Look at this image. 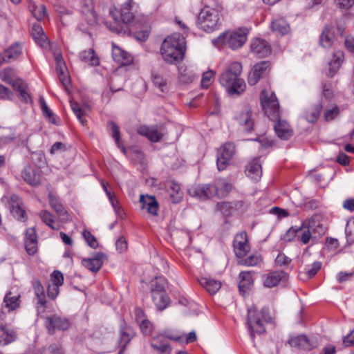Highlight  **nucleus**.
Returning a JSON list of instances; mask_svg holds the SVG:
<instances>
[{"mask_svg":"<svg viewBox=\"0 0 354 354\" xmlns=\"http://www.w3.org/2000/svg\"><path fill=\"white\" fill-rule=\"evenodd\" d=\"M131 1L132 0H128L121 8L120 16L123 24H120L117 21H114V25L109 24L108 22H106V26L110 30L118 34L126 33V25L131 23L134 18L133 14L131 12Z\"/></svg>","mask_w":354,"mask_h":354,"instance_id":"obj_7","label":"nucleus"},{"mask_svg":"<svg viewBox=\"0 0 354 354\" xmlns=\"http://www.w3.org/2000/svg\"><path fill=\"white\" fill-rule=\"evenodd\" d=\"M288 344L292 347L304 351H310L316 346L315 342L311 341L306 335H300L297 337L290 338Z\"/></svg>","mask_w":354,"mask_h":354,"instance_id":"obj_21","label":"nucleus"},{"mask_svg":"<svg viewBox=\"0 0 354 354\" xmlns=\"http://www.w3.org/2000/svg\"><path fill=\"white\" fill-rule=\"evenodd\" d=\"M32 286L35 290V293L38 299V304H40V306L37 307V311L38 313H43L44 312L46 303L44 287L38 279H35L32 281Z\"/></svg>","mask_w":354,"mask_h":354,"instance_id":"obj_33","label":"nucleus"},{"mask_svg":"<svg viewBox=\"0 0 354 354\" xmlns=\"http://www.w3.org/2000/svg\"><path fill=\"white\" fill-rule=\"evenodd\" d=\"M107 197L109 198V200L113 206L115 212L117 214H119L120 211L122 210L121 207L119 205V201L118 198H116L114 193H108Z\"/></svg>","mask_w":354,"mask_h":354,"instance_id":"obj_56","label":"nucleus"},{"mask_svg":"<svg viewBox=\"0 0 354 354\" xmlns=\"http://www.w3.org/2000/svg\"><path fill=\"white\" fill-rule=\"evenodd\" d=\"M334 41V32L332 27L326 26L320 35L319 44L324 48H330L332 46Z\"/></svg>","mask_w":354,"mask_h":354,"instance_id":"obj_38","label":"nucleus"},{"mask_svg":"<svg viewBox=\"0 0 354 354\" xmlns=\"http://www.w3.org/2000/svg\"><path fill=\"white\" fill-rule=\"evenodd\" d=\"M240 281L239 283V291L244 296L253 284L252 273L249 271H243L239 274Z\"/></svg>","mask_w":354,"mask_h":354,"instance_id":"obj_34","label":"nucleus"},{"mask_svg":"<svg viewBox=\"0 0 354 354\" xmlns=\"http://www.w3.org/2000/svg\"><path fill=\"white\" fill-rule=\"evenodd\" d=\"M151 293L152 300L159 310H162L167 308L169 302V298L167 295L162 286L158 283H156L153 285Z\"/></svg>","mask_w":354,"mask_h":354,"instance_id":"obj_11","label":"nucleus"},{"mask_svg":"<svg viewBox=\"0 0 354 354\" xmlns=\"http://www.w3.org/2000/svg\"><path fill=\"white\" fill-rule=\"evenodd\" d=\"M59 286L57 284H50L48 287V296L51 299H55L59 294Z\"/></svg>","mask_w":354,"mask_h":354,"instance_id":"obj_61","label":"nucleus"},{"mask_svg":"<svg viewBox=\"0 0 354 354\" xmlns=\"http://www.w3.org/2000/svg\"><path fill=\"white\" fill-rule=\"evenodd\" d=\"M354 275V270L347 272H340L338 273L337 279L339 283H343L348 280H349Z\"/></svg>","mask_w":354,"mask_h":354,"instance_id":"obj_63","label":"nucleus"},{"mask_svg":"<svg viewBox=\"0 0 354 354\" xmlns=\"http://www.w3.org/2000/svg\"><path fill=\"white\" fill-rule=\"evenodd\" d=\"M71 326L70 321L58 315L47 317L46 319V327L50 335H53L55 330H66Z\"/></svg>","mask_w":354,"mask_h":354,"instance_id":"obj_12","label":"nucleus"},{"mask_svg":"<svg viewBox=\"0 0 354 354\" xmlns=\"http://www.w3.org/2000/svg\"><path fill=\"white\" fill-rule=\"evenodd\" d=\"M214 76V73L212 71H209L203 74L201 80V84L203 87H207L210 85L211 80Z\"/></svg>","mask_w":354,"mask_h":354,"instance_id":"obj_57","label":"nucleus"},{"mask_svg":"<svg viewBox=\"0 0 354 354\" xmlns=\"http://www.w3.org/2000/svg\"><path fill=\"white\" fill-rule=\"evenodd\" d=\"M48 197L50 205L54 209V211L56 212L58 216L62 217L63 219L66 218L67 212L63 207L62 204L59 202V199L53 196L51 193L48 194Z\"/></svg>","mask_w":354,"mask_h":354,"instance_id":"obj_40","label":"nucleus"},{"mask_svg":"<svg viewBox=\"0 0 354 354\" xmlns=\"http://www.w3.org/2000/svg\"><path fill=\"white\" fill-rule=\"evenodd\" d=\"M198 282L209 294H215L221 287V283L209 277H201Z\"/></svg>","mask_w":354,"mask_h":354,"instance_id":"obj_36","label":"nucleus"},{"mask_svg":"<svg viewBox=\"0 0 354 354\" xmlns=\"http://www.w3.org/2000/svg\"><path fill=\"white\" fill-rule=\"evenodd\" d=\"M292 259L285 255L283 253H279L275 259L276 265L278 266H288L290 263Z\"/></svg>","mask_w":354,"mask_h":354,"instance_id":"obj_54","label":"nucleus"},{"mask_svg":"<svg viewBox=\"0 0 354 354\" xmlns=\"http://www.w3.org/2000/svg\"><path fill=\"white\" fill-rule=\"evenodd\" d=\"M234 250L236 256L243 258L249 251L250 246L248 243V235L245 232H241L236 235L234 243Z\"/></svg>","mask_w":354,"mask_h":354,"instance_id":"obj_14","label":"nucleus"},{"mask_svg":"<svg viewBox=\"0 0 354 354\" xmlns=\"http://www.w3.org/2000/svg\"><path fill=\"white\" fill-rule=\"evenodd\" d=\"M261 104L265 113L272 120H278L279 118V104L276 95L263 91L261 94Z\"/></svg>","mask_w":354,"mask_h":354,"instance_id":"obj_6","label":"nucleus"},{"mask_svg":"<svg viewBox=\"0 0 354 354\" xmlns=\"http://www.w3.org/2000/svg\"><path fill=\"white\" fill-rule=\"evenodd\" d=\"M39 103L41 106V109L42 111V113L44 117L50 122L55 124V120L54 117V113L53 111L48 108L46 104L44 99L42 97H39Z\"/></svg>","mask_w":354,"mask_h":354,"instance_id":"obj_46","label":"nucleus"},{"mask_svg":"<svg viewBox=\"0 0 354 354\" xmlns=\"http://www.w3.org/2000/svg\"><path fill=\"white\" fill-rule=\"evenodd\" d=\"M219 22L218 12L212 8L205 7L199 13L198 26L200 29L210 32L214 31Z\"/></svg>","mask_w":354,"mask_h":354,"instance_id":"obj_5","label":"nucleus"},{"mask_svg":"<svg viewBox=\"0 0 354 354\" xmlns=\"http://www.w3.org/2000/svg\"><path fill=\"white\" fill-rule=\"evenodd\" d=\"M82 234L87 244L91 248L95 249L98 247V242L96 238L89 231L84 230Z\"/></svg>","mask_w":354,"mask_h":354,"instance_id":"obj_52","label":"nucleus"},{"mask_svg":"<svg viewBox=\"0 0 354 354\" xmlns=\"http://www.w3.org/2000/svg\"><path fill=\"white\" fill-rule=\"evenodd\" d=\"M170 197L174 203L180 202L183 198V193L180 191V185L174 182H171L169 187Z\"/></svg>","mask_w":354,"mask_h":354,"instance_id":"obj_43","label":"nucleus"},{"mask_svg":"<svg viewBox=\"0 0 354 354\" xmlns=\"http://www.w3.org/2000/svg\"><path fill=\"white\" fill-rule=\"evenodd\" d=\"M48 351L50 354H64L62 345L59 343H54L49 346Z\"/></svg>","mask_w":354,"mask_h":354,"instance_id":"obj_64","label":"nucleus"},{"mask_svg":"<svg viewBox=\"0 0 354 354\" xmlns=\"http://www.w3.org/2000/svg\"><path fill=\"white\" fill-rule=\"evenodd\" d=\"M287 274L283 271H274L270 272L265 281L264 285L268 288H272L277 286L281 281L286 280Z\"/></svg>","mask_w":354,"mask_h":354,"instance_id":"obj_35","label":"nucleus"},{"mask_svg":"<svg viewBox=\"0 0 354 354\" xmlns=\"http://www.w3.org/2000/svg\"><path fill=\"white\" fill-rule=\"evenodd\" d=\"M108 127L111 129L112 137L115 140L116 145L118 147L121 148L122 151L124 153V147L123 146H120V130L118 126L114 122L110 121L108 122Z\"/></svg>","mask_w":354,"mask_h":354,"instance_id":"obj_47","label":"nucleus"},{"mask_svg":"<svg viewBox=\"0 0 354 354\" xmlns=\"http://www.w3.org/2000/svg\"><path fill=\"white\" fill-rule=\"evenodd\" d=\"M113 59L121 65H129L133 62V57L119 47H114L112 53Z\"/></svg>","mask_w":354,"mask_h":354,"instance_id":"obj_32","label":"nucleus"},{"mask_svg":"<svg viewBox=\"0 0 354 354\" xmlns=\"http://www.w3.org/2000/svg\"><path fill=\"white\" fill-rule=\"evenodd\" d=\"M185 50V39L180 34H174L163 41L160 54L168 64H175L183 59Z\"/></svg>","mask_w":354,"mask_h":354,"instance_id":"obj_1","label":"nucleus"},{"mask_svg":"<svg viewBox=\"0 0 354 354\" xmlns=\"http://www.w3.org/2000/svg\"><path fill=\"white\" fill-rule=\"evenodd\" d=\"M232 189V185L226 179H219L213 185L214 195L218 198L226 196Z\"/></svg>","mask_w":354,"mask_h":354,"instance_id":"obj_28","label":"nucleus"},{"mask_svg":"<svg viewBox=\"0 0 354 354\" xmlns=\"http://www.w3.org/2000/svg\"><path fill=\"white\" fill-rule=\"evenodd\" d=\"M52 284H57L60 286L64 283V277L61 272L55 270L52 274Z\"/></svg>","mask_w":354,"mask_h":354,"instance_id":"obj_59","label":"nucleus"},{"mask_svg":"<svg viewBox=\"0 0 354 354\" xmlns=\"http://www.w3.org/2000/svg\"><path fill=\"white\" fill-rule=\"evenodd\" d=\"M39 217L41 221L48 225L50 228L55 230V227L53 225L54 223V220L53 218V215L46 210H43L39 213Z\"/></svg>","mask_w":354,"mask_h":354,"instance_id":"obj_53","label":"nucleus"},{"mask_svg":"<svg viewBox=\"0 0 354 354\" xmlns=\"http://www.w3.org/2000/svg\"><path fill=\"white\" fill-rule=\"evenodd\" d=\"M248 30L245 28L235 31H226L212 41L214 45H226L235 50L241 48L247 40Z\"/></svg>","mask_w":354,"mask_h":354,"instance_id":"obj_4","label":"nucleus"},{"mask_svg":"<svg viewBox=\"0 0 354 354\" xmlns=\"http://www.w3.org/2000/svg\"><path fill=\"white\" fill-rule=\"evenodd\" d=\"M261 261L260 255L254 254L249 256L245 259L241 258L239 260V264L247 266H257Z\"/></svg>","mask_w":354,"mask_h":354,"instance_id":"obj_48","label":"nucleus"},{"mask_svg":"<svg viewBox=\"0 0 354 354\" xmlns=\"http://www.w3.org/2000/svg\"><path fill=\"white\" fill-rule=\"evenodd\" d=\"M235 151L233 143H225L218 151L216 164L219 171L224 170L229 165Z\"/></svg>","mask_w":354,"mask_h":354,"instance_id":"obj_9","label":"nucleus"},{"mask_svg":"<svg viewBox=\"0 0 354 354\" xmlns=\"http://www.w3.org/2000/svg\"><path fill=\"white\" fill-rule=\"evenodd\" d=\"M23 179L32 186H37L41 183V177L39 169L28 165L21 172Z\"/></svg>","mask_w":354,"mask_h":354,"instance_id":"obj_19","label":"nucleus"},{"mask_svg":"<svg viewBox=\"0 0 354 354\" xmlns=\"http://www.w3.org/2000/svg\"><path fill=\"white\" fill-rule=\"evenodd\" d=\"M151 346L158 354H171V348L167 342H156V339L151 343Z\"/></svg>","mask_w":354,"mask_h":354,"instance_id":"obj_45","label":"nucleus"},{"mask_svg":"<svg viewBox=\"0 0 354 354\" xmlns=\"http://www.w3.org/2000/svg\"><path fill=\"white\" fill-rule=\"evenodd\" d=\"M322 263L319 261H315L311 266L310 269L306 270L307 274L309 278L314 277L319 270L321 268Z\"/></svg>","mask_w":354,"mask_h":354,"instance_id":"obj_62","label":"nucleus"},{"mask_svg":"<svg viewBox=\"0 0 354 354\" xmlns=\"http://www.w3.org/2000/svg\"><path fill=\"white\" fill-rule=\"evenodd\" d=\"M140 328L142 333L145 335H149L152 330V325L149 320L142 319L139 323Z\"/></svg>","mask_w":354,"mask_h":354,"instance_id":"obj_55","label":"nucleus"},{"mask_svg":"<svg viewBox=\"0 0 354 354\" xmlns=\"http://www.w3.org/2000/svg\"><path fill=\"white\" fill-rule=\"evenodd\" d=\"M25 248L29 255H33L37 251V239L34 227L28 228L26 232Z\"/></svg>","mask_w":354,"mask_h":354,"instance_id":"obj_25","label":"nucleus"},{"mask_svg":"<svg viewBox=\"0 0 354 354\" xmlns=\"http://www.w3.org/2000/svg\"><path fill=\"white\" fill-rule=\"evenodd\" d=\"M273 31L278 32L281 35L288 33L290 30L289 25L282 18L274 20L271 25Z\"/></svg>","mask_w":354,"mask_h":354,"instance_id":"obj_42","label":"nucleus"},{"mask_svg":"<svg viewBox=\"0 0 354 354\" xmlns=\"http://www.w3.org/2000/svg\"><path fill=\"white\" fill-rule=\"evenodd\" d=\"M246 175L251 179L256 181L259 180L262 175V169L260 161L258 158H254L246 166Z\"/></svg>","mask_w":354,"mask_h":354,"instance_id":"obj_26","label":"nucleus"},{"mask_svg":"<svg viewBox=\"0 0 354 354\" xmlns=\"http://www.w3.org/2000/svg\"><path fill=\"white\" fill-rule=\"evenodd\" d=\"M32 37L35 42L41 47L47 46V37L44 34L42 27L39 24H35L32 28Z\"/></svg>","mask_w":354,"mask_h":354,"instance_id":"obj_37","label":"nucleus"},{"mask_svg":"<svg viewBox=\"0 0 354 354\" xmlns=\"http://www.w3.org/2000/svg\"><path fill=\"white\" fill-rule=\"evenodd\" d=\"M13 88L19 93V98L26 104H31L32 100L30 94L27 92V84L21 79H17L13 82Z\"/></svg>","mask_w":354,"mask_h":354,"instance_id":"obj_30","label":"nucleus"},{"mask_svg":"<svg viewBox=\"0 0 354 354\" xmlns=\"http://www.w3.org/2000/svg\"><path fill=\"white\" fill-rule=\"evenodd\" d=\"M0 78L2 81L6 82L12 85L17 78H15V71L13 68L8 67L0 71Z\"/></svg>","mask_w":354,"mask_h":354,"instance_id":"obj_44","label":"nucleus"},{"mask_svg":"<svg viewBox=\"0 0 354 354\" xmlns=\"http://www.w3.org/2000/svg\"><path fill=\"white\" fill-rule=\"evenodd\" d=\"M104 257L105 255L103 253L97 252L91 258L84 259L82 263L89 270L97 272L102 266Z\"/></svg>","mask_w":354,"mask_h":354,"instance_id":"obj_24","label":"nucleus"},{"mask_svg":"<svg viewBox=\"0 0 354 354\" xmlns=\"http://www.w3.org/2000/svg\"><path fill=\"white\" fill-rule=\"evenodd\" d=\"M71 109L76 115L77 118L80 121V122L82 125H85L86 124V120L84 118V111L81 109L80 106L77 102H73V100H70Z\"/></svg>","mask_w":354,"mask_h":354,"instance_id":"obj_49","label":"nucleus"},{"mask_svg":"<svg viewBox=\"0 0 354 354\" xmlns=\"http://www.w3.org/2000/svg\"><path fill=\"white\" fill-rule=\"evenodd\" d=\"M46 8L43 6L36 7L32 11V15L38 21L43 19L46 16Z\"/></svg>","mask_w":354,"mask_h":354,"instance_id":"obj_60","label":"nucleus"},{"mask_svg":"<svg viewBox=\"0 0 354 354\" xmlns=\"http://www.w3.org/2000/svg\"><path fill=\"white\" fill-rule=\"evenodd\" d=\"M236 120L245 131H250L253 128L254 121L252 119L251 110L249 108H245L241 111L236 115Z\"/></svg>","mask_w":354,"mask_h":354,"instance_id":"obj_23","label":"nucleus"},{"mask_svg":"<svg viewBox=\"0 0 354 354\" xmlns=\"http://www.w3.org/2000/svg\"><path fill=\"white\" fill-rule=\"evenodd\" d=\"M242 65L237 62L231 63L219 77L222 86L226 88L231 95H240L245 91V83L240 77Z\"/></svg>","mask_w":354,"mask_h":354,"instance_id":"obj_2","label":"nucleus"},{"mask_svg":"<svg viewBox=\"0 0 354 354\" xmlns=\"http://www.w3.org/2000/svg\"><path fill=\"white\" fill-rule=\"evenodd\" d=\"M341 57L339 56H334V59L329 62L330 73L328 76L333 77L335 72L339 69L341 66Z\"/></svg>","mask_w":354,"mask_h":354,"instance_id":"obj_51","label":"nucleus"},{"mask_svg":"<svg viewBox=\"0 0 354 354\" xmlns=\"http://www.w3.org/2000/svg\"><path fill=\"white\" fill-rule=\"evenodd\" d=\"M21 198L17 195H12L9 201V208L11 214L17 219L25 221L26 220V214L21 207Z\"/></svg>","mask_w":354,"mask_h":354,"instance_id":"obj_18","label":"nucleus"},{"mask_svg":"<svg viewBox=\"0 0 354 354\" xmlns=\"http://www.w3.org/2000/svg\"><path fill=\"white\" fill-rule=\"evenodd\" d=\"M164 126L162 124H155L147 126L140 125L137 129L138 134L147 137L153 142H159L163 136Z\"/></svg>","mask_w":354,"mask_h":354,"instance_id":"obj_10","label":"nucleus"},{"mask_svg":"<svg viewBox=\"0 0 354 354\" xmlns=\"http://www.w3.org/2000/svg\"><path fill=\"white\" fill-rule=\"evenodd\" d=\"M139 202L142 209H146L147 212L151 215H158L159 205L155 196L141 194Z\"/></svg>","mask_w":354,"mask_h":354,"instance_id":"obj_20","label":"nucleus"},{"mask_svg":"<svg viewBox=\"0 0 354 354\" xmlns=\"http://www.w3.org/2000/svg\"><path fill=\"white\" fill-rule=\"evenodd\" d=\"M315 229V219L311 218L304 221L298 230V240L303 244H307L314 236L311 230Z\"/></svg>","mask_w":354,"mask_h":354,"instance_id":"obj_13","label":"nucleus"},{"mask_svg":"<svg viewBox=\"0 0 354 354\" xmlns=\"http://www.w3.org/2000/svg\"><path fill=\"white\" fill-rule=\"evenodd\" d=\"M274 125V131L277 136L282 140H288L292 136V130L287 121L279 118Z\"/></svg>","mask_w":354,"mask_h":354,"instance_id":"obj_27","label":"nucleus"},{"mask_svg":"<svg viewBox=\"0 0 354 354\" xmlns=\"http://www.w3.org/2000/svg\"><path fill=\"white\" fill-rule=\"evenodd\" d=\"M270 68L271 64L269 61H262L254 64L248 75L249 84L255 85L261 78L269 73Z\"/></svg>","mask_w":354,"mask_h":354,"instance_id":"obj_8","label":"nucleus"},{"mask_svg":"<svg viewBox=\"0 0 354 354\" xmlns=\"http://www.w3.org/2000/svg\"><path fill=\"white\" fill-rule=\"evenodd\" d=\"M298 236L297 227H291L286 233L283 235V240L286 241H290L295 237Z\"/></svg>","mask_w":354,"mask_h":354,"instance_id":"obj_58","label":"nucleus"},{"mask_svg":"<svg viewBox=\"0 0 354 354\" xmlns=\"http://www.w3.org/2000/svg\"><path fill=\"white\" fill-rule=\"evenodd\" d=\"M191 196L197 198L199 200H206L214 196L213 192V185H198L192 187L188 189Z\"/></svg>","mask_w":354,"mask_h":354,"instance_id":"obj_16","label":"nucleus"},{"mask_svg":"<svg viewBox=\"0 0 354 354\" xmlns=\"http://www.w3.org/2000/svg\"><path fill=\"white\" fill-rule=\"evenodd\" d=\"M80 59L82 62L88 63L91 66H97L99 64V59L95 55L93 49L91 48L80 53Z\"/></svg>","mask_w":354,"mask_h":354,"instance_id":"obj_41","label":"nucleus"},{"mask_svg":"<svg viewBox=\"0 0 354 354\" xmlns=\"http://www.w3.org/2000/svg\"><path fill=\"white\" fill-rule=\"evenodd\" d=\"M250 50L259 57H264L271 53L270 44L263 39H254L250 44Z\"/></svg>","mask_w":354,"mask_h":354,"instance_id":"obj_17","label":"nucleus"},{"mask_svg":"<svg viewBox=\"0 0 354 354\" xmlns=\"http://www.w3.org/2000/svg\"><path fill=\"white\" fill-rule=\"evenodd\" d=\"M268 308H263L261 310L253 306L248 310L247 323L252 340L254 341V334H263L266 332L265 323L271 322Z\"/></svg>","mask_w":354,"mask_h":354,"instance_id":"obj_3","label":"nucleus"},{"mask_svg":"<svg viewBox=\"0 0 354 354\" xmlns=\"http://www.w3.org/2000/svg\"><path fill=\"white\" fill-rule=\"evenodd\" d=\"M79 10L89 26L96 24L97 16L92 0H82Z\"/></svg>","mask_w":354,"mask_h":354,"instance_id":"obj_15","label":"nucleus"},{"mask_svg":"<svg viewBox=\"0 0 354 354\" xmlns=\"http://www.w3.org/2000/svg\"><path fill=\"white\" fill-rule=\"evenodd\" d=\"M22 46L19 42H15L0 55V62H10L17 59L21 54Z\"/></svg>","mask_w":354,"mask_h":354,"instance_id":"obj_22","label":"nucleus"},{"mask_svg":"<svg viewBox=\"0 0 354 354\" xmlns=\"http://www.w3.org/2000/svg\"><path fill=\"white\" fill-rule=\"evenodd\" d=\"M17 338V335L13 329L0 324V345H8L15 342Z\"/></svg>","mask_w":354,"mask_h":354,"instance_id":"obj_31","label":"nucleus"},{"mask_svg":"<svg viewBox=\"0 0 354 354\" xmlns=\"http://www.w3.org/2000/svg\"><path fill=\"white\" fill-rule=\"evenodd\" d=\"M20 295L9 291L3 298V308L6 309L8 312L14 310L20 306Z\"/></svg>","mask_w":354,"mask_h":354,"instance_id":"obj_29","label":"nucleus"},{"mask_svg":"<svg viewBox=\"0 0 354 354\" xmlns=\"http://www.w3.org/2000/svg\"><path fill=\"white\" fill-rule=\"evenodd\" d=\"M152 82L156 87L161 91H165L167 89V80L159 74L152 73Z\"/></svg>","mask_w":354,"mask_h":354,"instance_id":"obj_50","label":"nucleus"},{"mask_svg":"<svg viewBox=\"0 0 354 354\" xmlns=\"http://www.w3.org/2000/svg\"><path fill=\"white\" fill-rule=\"evenodd\" d=\"M322 104L317 102L311 107L308 108L305 112V118L309 122H315L318 119L322 110Z\"/></svg>","mask_w":354,"mask_h":354,"instance_id":"obj_39","label":"nucleus"}]
</instances>
